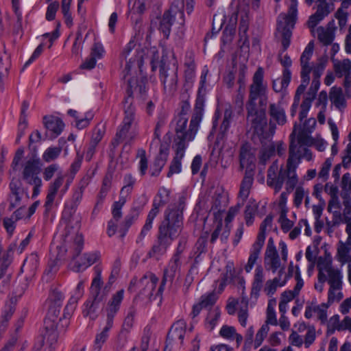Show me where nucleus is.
I'll use <instances>...</instances> for the list:
<instances>
[{"instance_id": "f257e3e1", "label": "nucleus", "mask_w": 351, "mask_h": 351, "mask_svg": "<svg viewBox=\"0 0 351 351\" xmlns=\"http://www.w3.org/2000/svg\"><path fill=\"white\" fill-rule=\"evenodd\" d=\"M313 49L314 44L313 42H310L304 49L300 57L302 81L300 85L296 90L294 101L291 108V115L293 117L296 114L299 106L300 96L304 94L310 82V73H312L313 79L311 86L304 95V99L300 105L301 110L299 114V119L301 122L304 119L306 118L308 112L311 107L312 102L315 98L317 92L320 86L319 79L325 68V64L322 62H317L312 64L309 62V60L313 56Z\"/></svg>"}, {"instance_id": "f03ea898", "label": "nucleus", "mask_w": 351, "mask_h": 351, "mask_svg": "<svg viewBox=\"0 0 351 351\" xmlns=\"http://www.w3.org/2000/svg\"><path fill=\"white\" fill-rule=\"evenodd\" d=\"M298 160L293 156L288 157L285 167H279L275 160L269 167L267 174V184L278 193L285 184V191L291 193L298 183V176L296 173V165Z\"/></svg>"}, {"instance_id": "7ed1b4c3", "label": "nucleus", "mask_w": 351, "mask_h": 351, "mask_svg": "<svg viewBox=\"0 0 351 351\" xmlns=\"http://www.w3.org/2000/svg\"><path fill=\"white\" fill-rule=\"evenodd\" d=\"M291 4L287 14H281L278 16L276 36L282 38V51L278 55V60L285 69H289L292 64L287 54L283 55L290 45L291 29L293 28L298 14V0H290Z\"/></svg>"}, {"instance_id": "20e7f679", "label": "nucleus", "mask_w": 351, "mask_h": 351, "mask_svg": "<svg viewBox=\"0 0 351 351\" xmlns=\"http://www.w3.org/2000/svg\"><path fill=\"white\" fill-rule=\"evenodd\" d=\"M184 203L169 208L165 213V220L159 228V240L164 245H169L176 239L182 230V210Z\"/></svg>"}, {"instance_id": "39448f33", "label": "nucleus", "mask_w": 351, "mask_h": 351, "mask_svg": "<svg viewBox=\"0 0 351 351\" xmlns=\"http://www.w3.org/2000/svg\"><path fill=\"white\" fill-rule=\"evenodd\" d=\"M160 80L165 91L173 94L178 88V64L173 51L165 49L160 61Z\"/></svg>"}, {"instance_id": "423d86ee", "label": "nucleus", "mask_w": 351, "mask_h": 351, "mask_svg": "<svg viewBox=\"0 0 351 351\" xmlns=\"http://www.w3.org/2000/svg\"><path fill=\"white\" fill-rule=\"evenodd\" d=\"M132 101L133 99L130 96L127 97L124 100V118L114 138V143L117 144L123 141H125V143H130L138 134L135 109L132 106Z\"/></svg>"}, {"instance_id": "0eeeda50", "label": "nucleus", "mask_w": 351, "mask_h": 351, "mask_svg": "<svg viewBox=\"0 0 351 351\" xmlns=\"http://www.w3.org/2000/svg\"><path fill=\"white\" fill-rule=\"evenodd\" d=\"M102 285L101 274L98 270L90 287L92 300H89L85 303V308L83 310L84 315L88 317L90 319H95L97 317L99 304L104 300L107 292L110 289V287L106 285L104 289L101 290Z\"/></svg>"}, {"instance_id": "6e6552de", "label": "nucleus", "mask_w": 351, "mask_h": 351, "mask_svg": "<svg viewBox=\"0 0 351 351\" xmlns=\"http://www.w3.org/2000/svg\"><path fill=\"white\" fill-rule=\"evenodd\" d=\"M145 54V49H144V47H141L140 46L136 47V38L135 37L132 38L123 48L120 55V62L122 64L125 62V69L127 71V74L135 64H137L139 69L141 70L144 64Z\"/></svg>"}, {"instance_id": "1a4fd4ad", "label": "nucleus", "mask_w": 351, "mask_h": 351, "mask_svg": "<svg viewBox=\"0 0 351 351\" xmlns=\"http://www.w3.org/2000/svg\"><path fill=\"white\" fill-rule=\"evenodd\" d=\"M188 123V117L185 114L180 113L175 117L173 124L175 125L176 137L174 138V145L181 147H186L187 143L194 139L195 136L198 130L199 125L195 128L191 127V121H190L189 128L186 130Z\"/></svg>"}, {"instance_id": "9d476101", "label": "nucleus", "mask_w": 351, "mask_h": 351, "mask_svg": "<svg viewBox=\"0 0 351 351\" xmlns=\"http://www.w3.org/2000/svg\"><path fill=\"white\" fill-rule=\"evenodd\" d=\"M317 267L320 278L328 282L329 285L343 284L341 271L332 266V258L330 254L325 253L318 258Z\"/></svg>"}, {"instance_id": "9b49d317", "label": "nucleus", "mask_w": 351, "mask_h": 351, "mask_svg": "<svg viewBox=\"0 0 351 351\" xmlns=\"http://www.w3.org/2000/svg\"><path fill=\"white\" fill-rule=\"evenodd\" d=\"M60 308L56 305L49 304L47 317L44 321L45 338L52 343H56L58 338V321L60 318Z\"/></svg>"}, {"instance_id": "f8f14e48", "label": "nucleus", "mask_w": 351, "mask_h": 351, "mask_svg": "<svg viewBox=\"0 0 351 351\" xmlns=\"http://www.w3.org/2000/svg\"><path fill=\"white\" fill-rule=\"evenodd\" d=\"M267 94V86L264 82V71L261 67L258 68L252 77V82L250 86L248 101L246 104H256L259 97Z\"/></svg>"}, {"instance_id": "ddd939ff", "label": "nucleus", "mask_w": 351, "mask_h": 351, "mask_svg": "<svg viewBox=\"0 0 351 351\" xmlns=\"http://www.w3.org/2000/svg\"><path fill=\"white\" fill-rule=\"evenodd\" d=\"M264 266L267 271H271L273 274L283 269L285 267L282 264L281 259L276 250L273 238L268 239L266 250L264 254Z\"/></svg>"}, {"instance_id": "4468645a", "label": "nucleus", "mask_w": 351, "mask_h": 351, "mask_svg": "<svg viewBox=\"0 0 351 351\" xmlns=\"http://www.w3.org/2000/svg\"><path fill=\"white\" fill-rule=\"evenodd\" d=\"M184 7V0H181V6L172 5L171 8L165 12L160 21V30L163 33L165 37H168L170 34L171 26L173 23V19L178 17L179 19L178 23L183 25L184 22V13L182 10Z\"/></svg>"}, {"instance_id": "2eb2a0df", "label": "nucleus", "mask_w": 351, "mask_h": 351, "mask_svg": "<svg viewBox=\"0 0 351 351\" xmlns=\"http://www.w3.org/2000/svg\"><path fill=\"white\" fill-rule=\"evenodd\" d=\"M247 122L257 132H263L267 125L265 110L258 109L256 104H246Z\"/></svg>"}, {"instance_id": "dca6fc26", "label": "nucleus", "mask_w": 351, "mask_h": 351, "mask_svg": "<svg viewBox=\"0 0 351 351\" xmlns=\"http://www.w3.org/2000/svg\"><path fill=\"white\" fill-rule=\"evenodd\" d=\"M296 131L297 126L295 125L293 126V132L290 134L289 157L293 154V156L298 160V162L296 165L297 169L302 158H304L307 161H310L312 160L313 156L311 151L306 147V146H308L307 145L299 143L298 140H295Z\"/></svg>"}, {"instance_id": "f3484780", "label": "nucleus", "mask_w": 351, "mask_h": 351, "mask_svg": "<svg viewBox=\"0 0 351 351\" xmlns=\"http://www.w3.org/2000/svg\"><path fill=\"white\" fill-rule=\"evenodd\" d=\"M158 278L152 273H147L138 282L139 295L143 299L151 300L154 295L160 294L162 291H156Z\"/></svg>"}, {"instance_id": "a211bd4d", "label": "nucleus", "mask_w": 351, "mask_h": 351, "mask_svg": "<svg viewBox=\"0 0 351 351\" xmlns=\"http://www.w3.org/2000/svg\"><path fill=\"white\" fill-rule=\"evenodd\" d=\"M269 119V128L271 133L274 134L276 130V124L284 125L287 122L285 109L280 103H271L268 108Z\"/></svg>"}, {"instance_id": "6ab92c4d", "label": "nucleus", "mask_w": 351, "mask_h": 351, "mask_svg": "<svg viewBox=\"0 0 351 351\" xmlns=\"http://www.w3.org/2000/svg\"><path fill=\"white\" fill-rule=\"evenodd\" d=\"M40 168L38 160L31 158L25 162L22 172L23 179L28 184H38Z\"/></svg>"}, {"instance_id": "aec40b11", "label": "nucleus", "mask_w": 351, "mask_h": 351, "mask_svg": "<svg viewBox=\"0 0 351 351\" xmlns=\"http://www.w3.org/2000/svg\"><path fill=\"white\" fill-rule=\"evenodd\" d=\"M295 125L297 124L295 123L294 125ZM316 120L314 118H310L306 120L302 128H298V127H297L295 140H298L299 143L312 145L314 143V140L311 137V134L314 130Z\"/></svg>"}, {"instance_id": "412c9836", "label": "nucleus", "mask_w": 351, "mask_h": 351, "mask_svg": "<svg viewBox=\"0 0 351 351\" xmlns=\"http://www.w3.org/2000/svg\"><path fill=\"white\" fill-rule=\"evenodd\" d=\"M123 298V289H120L112 294L106 308V320L113 323L114 317L120 309Z\"/></svg>"}, {"instance_id": "4be33fe9", "label": "nucleus", "mask_w": 351, "mask_h": 351, "mask_svg": "<svg viewBox=\"0 0 351 351\" xmlns=\"http://www.w3.org/2000/svg\"><path fill=\"white\" fill-rule=\"evenodd\" d=\"M329 305L327 303L317 304L312 302L306 306L304 316L307 319L313 317L315 315L321 323L324 324L327 321V309Z\"/></svg>"}, {"instance_id": "5701e85b", "label": "nucleus", "mask_w": 351, "mask_h": 351, "mask_svg": "<svg viewBox=\"0 0 351 351\" xmlns=\"http://www.w3.org/2000/svg\"><path fill=\"white\" fill-rule=\"evenodd\" d=\"M255 160V156L251 152L250 146L248 144L243 145L239 154L240 169H245V171L251 170V172H254Z\"/></svg>"}, {"instance_id": "b1692460", "label": "nucleus", "mask_w": 351, "mask_h": 351, "mask_svg": "<svg viewBox=\"0 0 351 351\" xmlns=\"http://www.w3.org/2000/svg\"><path fill=\"white\" fill-rule=\"evenodd\" d=\"M9 209L12 210L21 204L24 193L22 183L19 179H13L10 184Z\"/></svg>"}, {"instance_id": "393cba45", "label": "nucleus", "mask_w": 351, "mask_h": 351, "mask_svg": "<svg viewBox=\"0 0 351 351\" xmlns=\"http://www.w3.org/2000/svg\"><path fill=\"white\" fill-rule=\"evenodd\" d=\"M180 256L178 253H176L170 261L168 267L165 270L163 279L158 287V292L163 291V287L166 281L171 280L173 278L176 273L180 271Z\"/></svg>"}, {"instance_id": "a878e982", "label": "nucleus", "mask_w": 351, "mask_h": 351, "mask_svg": "<svg viewBox=\"0 0 351 351\" xmlns=\"http://www.w3.org/2000/svg\"><path fill=\"white\" fill-rule=\"evenodd\" d=\"M265 272L262 265H257L254 269L251 287V295L256 298L260 295L265 283Z\"/></svg>"}, {"instance_id": "bb28decb", "label": "nucleus", "mask_w": 351, "mask_h": 351, "mask_svg": "<svg viewBox=\"0 0 351 351\" xmlns=\"http://www.w3.org/2000/svg\"><path fill=\"white\" fill-rule=\"evenodd\" d=\"M74 244L75 245L76 256L73 258V269L75 271H81L86 269L88 267H84L83 263H86L84 254L79 256V254L82 250L84 244V239L82 234L76 233L74 238Z\"/></svg>"}, {"instance_id": "cd10ccee", "label": "nucleus", "mask_w": 351, "mask_h": 351, "mask_svg": "<svg viewBox=\"0 0 351 351\" xmlns=\"http://www.w3.org/2000/svg\"><path fill=\"white\" fill-rule=\"evenodd\" d=\"M264 243L265 241H263V237H257L256 241L250 249V256L245 266V271L247 273H250L253 269L257 259L259 258Z\"/></svg>"}, {"instance_id": "c85d7f7f", "label": "nucleus", "mask_w": 351, "mask_h": 351, "mask_svg": "<svg viewBox=\"0 0 351 351\" xmlns=\"http://www.w3.org/2000/svg\"><path fill=\"white\" fill-rule=\"evenodd\" d=\"M64 178L62 173L61 172H59L54 181L50 184L48 189V193L46 197V201L45 203L46 212H48L51 209L56 193L60 187L62 185Z\"/></svg>"}, {"instance_id": "c756f323", "label": "nucleus", "mask_w": 351, "mask_h": 351, "mask_svg": "<svg viewBox=\"0 0 351 351\" xmlns=\"http://www.w3.org/2000/svg\"><path fill=\"white\" fill-rule=\"evenodd\" d=\"M335 29L334 21L329 22L326 27L320 26L317 27L316 31L319 40L324 45L331 44L335 38Z\"/></svg>"}, {"instance_id": "7c9ffc66", "label": "nucleus", "mask_w": 351, "mask_h": 351, "mask_svg": "<svg viewBox=\"0 0 351 351\" xmlns=\"http://www.w3.org/2000/svg\"><path fill=\"white\" fill-rule=\"evenodd\" d=\"M43 123L46 129L52 132L53 137L60 134L64 127L62 121L60 118L53 116L44 117Z\"/></svg>"}, {"instance_id": "2f4dec72", "label": "nucleus", "mask_w": 351, "mask_h": 351, "mask_svg": "<svg viewBox=\"0 0 351 351\" xmlns=\"http://www.w3.org/2000/svg\"><path fill=\"white\" fill-rule=\"evenodd\" d=\"M330 101L337 109L342 110L346 106V99L341 88L333 86L329 92Z\"/></svg>"}, {"instance_id": "473e14b6", "label": "nucleus", "mask_w": 351, "mask_h": 351, "mask_svg": "<svg viewBox=\"0 0 351 351\" xmlns=\"http://www.w3.org/2000/svg\"><path fill=\"white\" fill-rule=\"evenodd\" d=\"M328 329L331 330V332L335 330L338 331L348 330L351 332V317L346 316L342 321H340L338 315H333L330 319Z\"/></svg>"}, {"instance_id": "72a5a7b5", "label": "nucleus", "mask_w": 351, "mask_h": 351, "mask_svg": "<svg viewBox=\"0 0 351 351\" xmlns=\"http://www.w3.org/2000/svg\"><path fill=\"white\" fill-rule=\"evenodd\" d=\"M254 182V172L245 171L244 177L241 182L239 197L245 202L248 197Z\"/></svg>"}, {"instance_id": "f704fd0d", "label": "nucleus", "mask_w": 351, "mask_h": 351, "mask_svg": "<svg viewBox=\"0 0 351 351\" xmlns=\"http://www.w3.org/2000/svg\"><path fill=\"white\" fill-rule=\"evenodd\" d=\"M228 203V195L222 189H217L213 197L212 210L223 211Z\"/></svg>"}, {"instance_id": "c9c22d12", "label": "nucleus", "mask_w": 351, "mask_h": 351, "mask_svg": "<svg viewBox=\"0 0 351 351\" xmlns=\"http://www.w3.org/2000/svg\"><path fill=\"white\" fill-rule=\"evenodd\" d=\"M283 274V269H281L278 271V276L273 279L268 280L265 282V285L262 290L269 297L272 296L276 291L277 288L282 287L285 284V281L281 280L282 275Z\"/></svg>"}, {"instance_id": "e433bc0d", "label": "nucleus", "mask_w": 351, "mask_h": 351, "mask_svg": "<svg viewBox=\"0 0 351 351\" xmlns=\"http://www.w3.org/2000/svg\"><path fill=\"white\" fill-rule=\"evenodd\" d=\"M186 147L175 146L176 155L171 163L169 171L167 173L168 177H171L174 173H178L181 171V160L184 156V151Z\"/></svg>"}, {"instance_id": "4c0bfd02", "label": "nucleus", "mask_w": 351, "mask_h": 351, "mask_svg": "<svg viewBox=\"0 0 351 351\" xmlns=\"http://www.w3.org/2000/svg\"><path fill=\"white\" fill-rule=\"evenodd\" d=\"M201 94L202 93H199L197 94L194 111L191 117V127L193 129L195 128L197 125H199L203 115L204 99Z\"/></svg>"}, {"instance_id": "58836bf2", "label": "nucleus", "mask_w": 351, "mask_h": 351, "mask_svg": "<svg viewBox=\"0 0 351 351\" xmlns=\"http://www.w3.org/2000/svg\"><path fill=\"white\" fill-rule=\"evenodd\" d=\"M334 71L339 77L348 75L351 71V61L346 58L342 60L332 58Z\"/></svg>"}, {"instance_id": "ea45409f", "label": "nucleus", "mask_w": 351, "mask_h": 351, "mask_svg": "<svg viewBox=\"0 0 351 351\" xmlns=\"http://www.w3.org/2000/svg\"><path fill=\"white\" fill-rule=\"evenodd\" d=\"M217 298V297L214 293H210L207 295L202 296L200 302L195 304L193 307V317L197 316L203 308L212 306L216 302Z\"/></svg>"}, {"instance_id": "a19ab883", "label": "nucleus", "mask_w": 351, "mask_h": 351, "mask_svg": "<svg viewBox=\"0 0 351 351\" xmlns=\"http://www.w3.org/2000/svg\"><path fill=\"white\" fill-rule=\"evenodd\" d=\"M10 68V57L8 54L4 53L0 56V89L1 90H4V84L8 78Z\"/></svg>"}, {"instance_id": "79ce46f5", "label": "nucleus", "mask_w": 351, "mask_h": 351, "mask_svg": "<svg viewBox=\"0 0 351 351\" xmlns=\"http://www.w3.org/2000/svg\"><path fill=\"white\" fill-rule=\"evenodd\" d=\"M229 234V228L223 226L222 220H219L215 224V230L211 234L210 242L215 243L218 238H220L221 241H225Z\"/></svg>"}, {"instance_id": "37998d69", "label": "nucleus", "mask_w": 351, "mask_h": 351, "mask_svg": "<svg viewBox=\"0 0 351 351\" xmlns=\"http://www.w3.org/2000/svg\"><path fill=\"white\" fill-rule=\"evenodd\" d=\"M168 156V149H162V147L160 149V154L156 157V158L154 160V162L153 164V169L151 171V175L152 176H157L160 171L162 170V167L165 166V162L167 160Z\"/></svg>"}, {"instance_id": "c03bdc74", "label": "nucleus", "mask_w": 351, "mask_h": 351, "mask_svg": "<svg viewBox=\"0 0 351 351\" xmlns=\"http://www.w3.org/2000/svg\"><path fill=\"white\" fill-rule=\"evenodd\" d=\"M186 324L183 320L176 322L171 327L168 334L173 339H180L182 342L185 335Z\"/></svg>"}, {"instance_id": "a18cd8bd", "label": "nucleus", "mask_w": 351, "mask_h": 351, "mask_svg": "<svg viewBox=\"0 0 351 351\" xmlns=\"http://www.w3.org/2000/svg\"><path fill=\"white\" fill-rule=\"evenodd\" d=\"M64 300V295L60 288L52 286L47 300L48 304L56 305L58 308H61Z\"/></svg>"}, {"instance_id": "49530a36", "label": "nucleus", "mask_w": 351, "mask_h": 351, "mask_svg": "<svg viewBox=\"0 0 351 351\" xmlns=\"http://www.w3.org/2000/svg\"><path fill=\"white\" fill-rule=\"evenodd\" d=\"M329 289L328 292V305H330L335 302L340 301L343 297L342 286L343 284L329 285Z\"/></svg>"}, {"instance_id": "de8ad7c7", "label": "nucleus", "mask_w": 351, "mask_h": 351, "mask_svg": "<svg viewBox=\"0 0 351 351\" xmlns=\"http://www.w3.org/2000/svg\"><path fill=\"white\" fill-rule=\"evenodd\" d=\"M219 335L227 339H236L237 346H239L243 341V337L241 335L237 334L234 327L224 325L222 326L219 331Z\"/></svg>"}, {"instance_id": "09e8293b", "label": "nucleus", "mask_w": 351, "mask_h": 351, "mask_svg": "<svg viewBox=\"0 0 351 351\" xmlns=\"http://www.w3.org/2000/svg\"><path fill=\"white\" fill-rule=\"evenodd\" d=\"M261 0H240L238 10L241 14H249L259 8Z\"/></svg>"}, {"instance_id": "8fccbe9b", "label": "nucleus", "mask_w": 351, "mask_h": 351, "mask_svg": "<svg viewBox=\"0 0 351 351\" xmlns=\"http://www.w3.org/2000/svg\"><path fill=\"white\" fill-rule=\"evenodd\" d=\"M276 304V299H271L269 300L267 308V319L266 324L273 326H277L278 322L276 315L275 306Z\"/></svg>"}, {"instance_id": "3c124183", "label": "nucleus", "mask_w": 351, "mask_h": 351, "mask_svg": "<svg viewBox=\"0 0 351 351\" xmlns=\"http://www.w3.org/2000/svg\"><path fill=\"white\" fill-rule=\"evenodd\" d=\"M145 49V54L144 55V61L149 60L152 64V71H155L157 67V64L159 60V53L156 47H152L150 48H144Z\"/></svg>"}, {"instance_id": "603ef678", "label": "nucleus", "mask_w": 351, "mask_h": 351, "mask_svg": "<svg viewBox=\"0 0 351 351\" xmlns=\"http://www.w3.org/2000/svg\"><path fill=\"white\" fill-rule=\"evenodd\" d=\"M350 250L351 249L348 248L344 245H338L336 258L341 265H344L346 263L349 265L350 263H351Z\"/></svg>"}, {"instance_id": "864d4df0", "label": "nucleus", "mask_w": 351, "mask_h": 351, "mask_svg": "<svg viewBox=\"0 0 351 351\" xmlns=\"http://www.w3.org/2000/svg\"><path fill=\"white\" fill-rule=\"evenodd\" d=\"M169 191L167 189L162 188L159 190L153 204V208H156L157 213L160 207L163 206L169 201Z\"/></svg>"}, {"instance_id": "5fc2aeb1", "label": "nucleus", "mask_w": 351, "mask_h": 351, "mask_svg": "<svg viewBox=\"0 0 351 351\" xmlns=\"http://www.w3.org/2000/svg\"><path fill=\"white\" fill-rule=\"evenodd\" d=\"M248 301L245 298H242L239 302V310L238 313L239 321L240 324L245 327L246 326L247 313Z\"/></svg>"}, {"instance_id": "6e6d98bb", "label": "nucleus", "mask_w": 351, "mask_h": 351, "mask_svg": "<svg viewBox=\"0 0 351 351\" xmlns=\"http://www.w3.org/2000/svg\"><path fill=\"white\" fill-rule=\"evenodd\" d=\"M113 323L106 320V326L103 328L102 331L99 333L95 338V346L97 348L100 349L103 343L106 341L108 332L112 328Z\"/></svg>"}, {"instance_id": "4d7b16f0", "label": "nucleus", "mask_w": 351, "mask_h": 351, "mask_svg": "<svg viewBox=\"0 0 351 351\" xmlns=\"http://www.w3.org/2000/svg\"><path fill=\"white\" fill-rule=\"evenodd\" d=\"M126 202V198L125 196H120L119 199L117 202H115L112 206V220L118 222L119 220L122 217L121 208L123 206Z\"/></svg>"}, {"instance_id": "13d9d810", "label": "nucleus", "mask_w": 351, "mask_h": 351, "mask_svg": "<svg viewBox=\"0 0 351 351\" xmlns=\"http://www.w3.org/2000/svg\"><path fill=\"white\" fill-rule=\"evenodd\" d=\"M249 14H243L241 15V19L239 27V34L241 40H243V43L247 40V32L248 30L249 25Z\"/></svg>"}, {"instance_id": "bf43d9fd", "label": "nucleus", "mask_w": 351, "mask_h": 351, "mask_svg": "<svg viewBox=\"0 0 351 351\" xmlns=\"http://www.w3.org/2000/svg\"><path fill=\"white\" fill-rule=\"evenodd\" d=\"M157 210H156V208H152L148 215H147V220H146V222L141 232V234H140V237L141 239L144 238L146 234H147V232L152 229V223H153V221L154 219V218L156 217V216L157 215Z\"/></svg>"}, {"instance_id": "052dcab7", "label": "nucleus", "mask_w": 351, "mask_h": 351, "mask_svg": "<svg viewBox=\"0 0 351 351\" xmlns=\"http://www.w3.org/2000/svg\"><path fill=\"white\" fill-rule=\"evenodd\" d=\"M136 314V311L134 307L132 306L128 309L122 326V329L125 330L127 332H129L131 328L133 327Z\"/></svg>"}, {"instance_id": "680f3d73", "label": "nucleus", "mask_w": 351, "mask_h": 351, "mask_svg": "<svg viewBox=\"0 0 351 351\" xmlns=\"http://www.w3.org/2000/svg\"><path fill=\"white\" fill-rule=\"evenodd\" d=\"M230 21L232 22V24L227 25L223 31V42L225 43H229L232 40L233 36L235 33V24L237 21V16H232Z\"/></svg>"}, {"instance_id": "e2e57ef3", "label": "nucleus", "mask_w": 351, "mask_h": 351, "mask_svg": "<svg viewBox=\"0 0 351 351\" xmlns=\"http://www.w3.org/2000/svg\"><path fill=\"white\" fill-rule=\"evenodd\" d=\"M11 263V259L8 254H3L0 258V280L6 276H12L8 272V266Z\"/></svg>"}, {"instance_id": "0e129e2a", "label": "nucleus", "mask_w": 351, "mask_h": 351, "mask_svg": "<svg viewBox=\"0 0 351 351\" xmlns=\"http://www.w3.org/2000/svg\"><path fill=\"white\" fill-rule=\"evenodd\" d=\"M75 213V209L72 208L66 207L62 213V220L66 223V228H68L73 222L75 221V225L76 228H78V220L74 219L73 214Z\"/></svg>"}, {"instance_id": "69168bd1", "label": "nucleus", "mask_w": 351, "mask_h": 351, "mask_svg": "<svg viewBox=\"0 0 351 351\" xmlns=\"http://www.w3.org/2000/svg\"><path fill=\"white\" fill-rule=\"evenodd\" d=\"M134 182L135 179L131 174L125 175L124 177V186L121 190L120 196H125L126 197L132 191Z\"/></svg>"}, {"instance_id": "338daca9", "label": "nucleus", "mask_w": 351, "mask_h": 351, "mask_svg": "<svg viewBox=\"0 0 351 351\" xmlns=\"http://www.w3.org/2000/svg\"><path fill=\"white\" fill-rule=\"evenodd\" d=\"M232 119V111L230 108H227L224 111V116L222 123L220 126V133L224 136L230 128V122Z\"/></svg>"}, {"instance_id": "774afa93", "label": "nucleus", "mask_w": 351, "mask_h": 351, "mask_svg": "<svg viewBox=\"0 0 351 351\" xmlns=\"http://www.w3.org/2000/svg\"><path fill=\"white\" fill-rule=\"evenodd\" d=\"M276 153V144L271 143L265 145L261 150L260 160L265 163Z\"/></svg>"}]
</instances>
